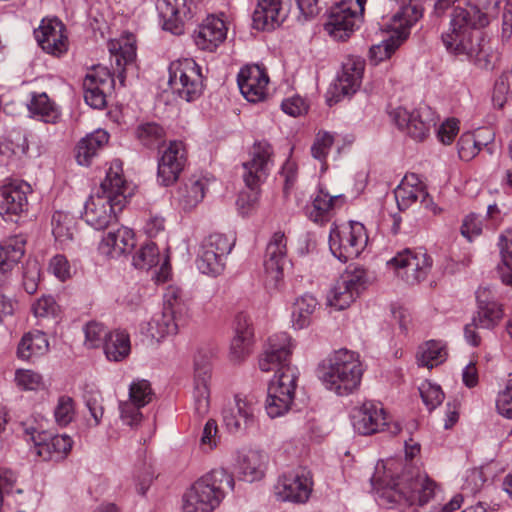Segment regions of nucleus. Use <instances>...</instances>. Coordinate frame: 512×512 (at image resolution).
I'll return each mask as SVG.
<instances>
[{
  "mask_svg": "<svg viewBox=\"0 0 512 512\" xmlns=\"http://www.w3.org/2000/svg\"><path fill=\"white\" fill-rule=\"evenodd\" d=\"M27 107L34 117L45 123L55 124L61 117L58 106L45 92L33 93Z\"/></svg>",
  "mask_w": 512,
  "mask_h": 512,
  "instance_id": "38",
  "label": "nucleus"
},
{
  "mask_svg": "<svg viewBox=\"0 0 512 512\" xmlns=\"http://www.w3.org/2000/svg\"><path fill=\"white\" fill-rule=\"evenodd\" d=\"M381 500L400 506H424L434 498L437 484L426 474L403 470L399 460L390 459L376 467L371 478Z\"/></svg>",
  "mask_w": 512,
  "mask_h": 512,
  "instance_id": "1",
  "label": "nucleus"
},
{
  "mask_svg": "<svg viewBox=\"0 0 512 512\" xmlns=\"http://www.w3.org/2000/svg\"><path fill=\"white\" fill-rule=\"evenodd\" d=\"M234 240L221 233L206 237L200 247L197 267L206 275H219L225 266V258L231 252Z\"/></svg>",
  "mask_w": 512,
  "mask_h": 512,
  "instance_id": "10",
  "label": "nucleus"
},
{
  "mask_svg": "<svg viewBox=\"0 0 512 512\" xmlns=\"http://www.w3.org/2000/svg\"><path fill=\"white\" fill-rule=\"evenodd\" d=\"M52 233L61 244H66L73 239L76 231V222L72 215L62 211H56L52 216Z\"/></svg>",
  "mask_w": 512,
  "mask_h": 512,
  "instance_id": "45",
  "label": "nucleus"
},
{
  "mask_svg": "<svg viewBox=\"0 0 512 512\" xmlns=\"http://www.w3.org/2000/svg\"><path fill=\"white\" fill-rule=\"evenodd\" d=\"M510 95L509 74L503 72L495 81L492 102L497 108H503Z\"/></svg>",
  "mask_w": 512,
  "mask_h": 512,
  "instance_id": "62",
  "label": "nucleus"
},
{
  "mask_svg": "<svg viewBox=\"0 0 512 512\" xmlns=\"http://www.w3.org/2000/svg\"><path fill=\"white\" fill-rule=\"evenodd\" d=\"M36 41L44 52L54 56L66 53L69 47L67 34H36Z\"/></svg>",
  "mask_w": 512,
  "mask_h": 512,
  "instance_id": "49",
  "label": "nucleus"
},
{
  "mask_svg": "<svg viewBox=\"0 0 512 512\" xmlns=\"http://www.w3.org/2000/svg\"><path fill=\"white\" fill-rule=\"evenodd\" d=\"M168 84L179 98L191 102L203 92L201 67L191 58L178 59L170 63Z\"/></svg>",
  "mask_w": 512,
  "mask_h": 512,
  "instance_id": "6",
  "label": "nucleus"
},
{
  "mask_svg": "<svg viewBox=\"0 0 512 512\" xmlns=\"http://www.w3.org/2000/svg\"><path fill=\"white\" fill-rule=\"evenodd\" d=\"M362 24V16L345 5L334 7L325 23L326 32H354Z\"/></svg>",
  "mask_w": 512,
  "mask_h": 512,
  "instance_id": "33",
  "label": "nucleus"
},
{
  "mask_svg": "<svg viewBox=\"0 0 512 512\" xmlns=\"http://www.w3.org/2000/svg\"><path fill=\"white\" fill-rule=\"evenodd\" d=\"M25 433L37 447V454L44 459L62 458L72 448V440L67 435L50 436L32 426L25 428Z\"/></svg>",
  "mask_w": 512,
  "mask_h": 512,
  "instance_id": "26",
  "label": "nucleus"
},
{
  "mask_svg": "<svg viewBox=\"0 0 512 512\" xmlns=\"http://www.w3.org/2000/svg\"><path fill=\"white\" fill-rule=\"evenodd\" d=\"M342 195L332 196L320 189L313 198L312 205L307 208L308 217L316 222L323 223L329 220L334 209L343 205Z\"/></svg>",
  "mask_w": 512,
  "mask_h": 512,
  "instance_id": "35",
  "label": "nucleus"
},
{
  "mask_svg": "<svg viewBox=\"0 0 512 512\" xmlns=\"http://www.w3.org/2000/svg\"><path fill=\"white\" fill-rule=\"evenodd\" d=\"M240 474L249 481L260 480L268 464V455L260 450H249L240 453L237 459Z\"/></svg>",
  "mask_w": 512,
  "mask_h": 512,
  "instance_id": "32",
  "label": "nucleus"
},
{
  "mask_svg": "<svg viewBox=\"0 0 512 512\" xmlns=\"http://www.w3.org/2000/svg\"><path fill=\"white\" fill-rule=\"evenodd\" d=\"M503 316V310L500 304L491 306H479L477 314L473 317L474 325L483 329H493Z\"/></svg>",
  "mask_w": 512,
  "mask_h": 512,
  "instance_id": "51",
  "label": "nucleus"
},
{
  "mask_svg": "<svg viewBox=\"0 0 512 512\" xmlns=\"http://www.w3.org/2000/svg\"><path fill=\"white\" fill-rule=\"evenodd\" d=\"M489 15L482 12L479 8L470 6V10L456 7L453 10L451 18V32H461V30H480L489 24Z\"/></svg>",
  "mask_w": 512,
  "mask_h": 512,
  "instance_id": "30",
  "label": "nucleus"
},
{
  "mask_svg": "<svg viewBox=\"0 0 512 512\" xmlns=\"http://www.w3.org/2000/svg\"><path fill=\"white\" fill-rule=\"evenodd\" d=\"M282 5L283 0H258L252 16L253 28L266 32L280 28L287 16Z\"/></svg>",
  "mask_w": 512,
  "mask_h": 512,
  "instance_id": "28",
  "label": "nucleus"
},
{
  "mask_svg": "<svg viewBox=\"0 0 512 512\" xmlns=\"http://www.w3.org/2000/svg\"><path fill=\"white\" fill-rule=\"evenodd\" d=\"M317 306L312 295H304L296 299L292 310V323L296 329H303L310 324L311 316Z\"/></svg>",
  "mask_w": 512,
  "mask_h": 512,
  "instance_id": "46",
  "label": "nucleus"
},
{
  "mask_svg": "<svg viewBox=\"0 0 512 512\" xmlns=\"http://www.w3.org/2000/svg\"><path fill=\"white\" fill-rule=\"evenodd\" d=\"M283 374L275 375L268 388L266 411L269 417L285 414L291 407L298 380L297 368H286Z\"/></svg>",
  "mask_w": 512,
  "mask_h": 512,
  "instance_id": "9",
  "label": "nucleus"
},
{
  "mask_svg": "<svg viewBox=\"0 0 512 512\" xmlns=\"http://www.w3.org/2000/svg\"><path fill=\"white\" fill-rule=\"evenodd\" d=\"M186 163V151L181 141H171L158 162V181L163 186L175 183Z\"/></svg>",
  "mask_w": 512,
  "mask_h": 512,
  "instance_id": "23",
  "label": "nucleus"
},
{
  "mask_svg": "<svg viewBox=\"0 0 512 512\" xmlns=\"http://www.w3.org/2000/svg\"><path fill=\"white\" fill-rule=\"evenodd\" d=\"M501 264L497 271L505 285L512 286V230H507L500 236Z\"/></svg>",
  "mask_w": 512,
  "mask_h": 512,
  "instance_id": "43",
  "label": "nucleus"
},
{
  "mask_svg": "<svg viewBox=\"0 0 512 512\" xmlns=\"http://www.w3.org/2000/svg\"><path fill=\"white\" fill-rule=\"evenodd\" d=\"M354 430L360 435H371L384 430L385 426L391 434L396 435L401 428L398 423L389 426L384 408L373 402H365L353 409L351 414Z\"/></svg>",
  "mask_w": 512,
  "mask_h": 512,
  "instance_id": "14",
  "label": "nucleus"
},
{
  "mask_svg": "<svg viewBox=\"0 0 512 512\" xmlns=\"http://www.w3.org/2000/svg\"><path fill=\"white\" fill-rule=\"evenodd\" d=\"M15 381L19 387L25 390H37L42 386L41 375L32 370H17L15 374Z\"/></svg>",
  "mask_w": 512,
  "mask_h": 512,
  "instance_id": "64",
  "label": "nucleus"
},
{
  "mask_svg": "<svg viewBox=\"0 0 512 512\" xmlns=\"http://www.w3.org/2000/svg\"><path fill=\"white\" fill-rule=\"evenodd\" d=\"M40 279V266L36 260H29L26 263L23 273V286L27 293L33 294L38 287Z\"/></svg>",
  "mask_w": 512,
  "mask_h": 512,
  "instance_id": "63",
  "label": "nucleus"
},
{
  "mask_svg": "<svg viewBox=\"0 0 512 512\" xmlns=\"http://www.w3.org/2000/svg\"><path fill=\"white\" fill-rule=\"evenodd\" d=\"M273 150L268 142L255 143L250 152V159L243 163V180L249 188L248 192L240 193L237 199L239 211L246 215L258 202L257 188L267 177L272 163Z\"/></svg>",
  "mask_w": 512,
  "mask_h": 512,
  "instance_id": "5",
  "label": "nucleus"
},
{
  "mask_svg": "<svg viewBox=\"0 0 512 512\" xmlns=\"http://www.w3.org/2000/svg\"><path fill=\"white\" fill-rule=\"evenodd\" d=\"M408 34H391L381 43L373 45L369 50L370 61L377 65L388 59L407 40Z\"/></svg>",
  "mask_w": 512,
  "mask_h": 512,
  "instance_id": "47",
  "label": "nucleus"
},
{
  "mask_svg": "<svg viewBox=\"0 0 512 512\" xmlns=\"http://www.w3.org/2000/svg\"><path fill=\"white\" fill-rule=\"evenodd\" d=\"M49 349V342L46 335L41 331L26 333L17 349L19 358L30 360L33 357L44 355Z\"/></svg>",
  "mask_w": 512,
  "mask_h": 512,
  "instance_id": "41",
  "label": "nucleus"
},
{
  "mask_svg": "<svg viewBox=\"0 0 512 512\" xmlns=\"http://www.w3.org/2000/svg\"><path fill=\"white\" fill-rule=\"evenodd\" d=\"M109 136L103 130H97L82 138L76 146V160L82 166H89L92 159L108 143Z\"/></svg>",
  "mask_w": 512,
  "mask_h": 512,
  "instance_id": "37",
  "label": "nucleus"
},
{
  "mask_svg": "<svg viewBox=\"0 0 512 512\" xmlns=\"http://www.w3.org/2000/svg\"><path fill=\"white\" fill-rule=\"evenodd\" d=\"M208 186V179L203 176L191 177L177 190L178 205L184 211L195 208L204 198Z\"/></svg>",
  "mask_w": 512,
  "mask_h": 512,
  "instance_id": "31",
  "label": "nucleus"
},
{
  "mask_svg": "<svg viewBox=\"0 0 512 512\" xmlns=\"http://www.w3.org/2000/svg\"><path fill=\"white\" fill-rule=\"evenodd\" d=\"M234 477L223 468H216L196 480L183 495V512H213L234 490Z\"/></svg>",
  "mask_w": 512,
  "mask_h": 512,
  "instance_id": "3",
  "label": "nucleus"
},
{
  "mask_svg": "<svg viewBox=\"0 0 512 512\" xmlns=\"http://www.w3.org/2000/svg\"><path fill=\"white\" fill-rule=\"evenodd\" d=\"M447 352L441 342L430 340L421 345L417 352L418 364L429 369L445 361Z\"/></svg>",
  "mask_w": 512,
  "mask_h": 512,
  "instance_id": "44",
  "label": "nucleus"
},
{
  "mask_svg": "<svg viewBox=\"0 0 512 512\" xmlns=\"http://www.w3.org/2000/svg\"><path fill=\"white\" fill-rule=\"evenodd\" d=\"M364 276L365 273L361 269L346 270L341 274L327 295L328 305L337 310L349 307L359 295Z\"/></svg>",
  "mask_w": 512,
  "mask_h": 512,
  "instance_id": "18",
  "label": "nucleus"
},
{
  "mask_svg": "<svg viewBox=\"0 0 512 512\" xmlns=\"http://www.w3.org/2000/svg\"><path fill=\"white\" fill-rule=\"evenodd\" d=\"M200 28V32H229L231 29H235L233 23L225 13L207 15V17L202 20Z\"/></svg>",
  "mask_w": 512,
  "mask_h": 512,
  "instance_id": "58",
  "label": "nucleus"
},
{
  "mask_svg": "<svg viewBox=\"0 0 512 512\" xmlns=\"http://www.w3.org/2000/svg\"><path fill=\"white\" fill-rule=\"evenodd\" d=\"M446 49L455 54L474 55L482 51V34H441Z\"/></svg>",
  "mask_w": 512,
  "mask_h": 512,
  "instance_id": "34",
  "label": "nucleus"
},
{
  "mask_svg": "<svg viewBox=\"0 0 512 512\" xmlns=\"http://www.w3.org/2000/svg\"><path fill=\"white\" fill-rule=\"evenodd\" d=\"M394 195L400 210H406L418 200H420L421 204L426 208H428L432 202L425 185L418 175L414 173L404 176L400 184L395 188Z\"/></svg>",
  "mask_w": 512,
  "mask_h": 512,
  "instance_id": "27",
  "label": "nucleus"
},
{
  "mask_svg": "<svg viewBox=\"0 0 512 512\" xmlns=\"http://www.w3.org/2000/svg\"><path fill=\"white\" fill-rule=\"evenodd\" d=\"M400 6V11L391 18L390 24L382 32H405L411 29L422 17V10L411 5V0H388Z\"/></svg>",
  "mask_w": 512,
  "mask_h": 512,
  "instance_id": "36",
  "label": "nucleus"
},
{
  "mask_svg": "<svg viewBox=\"0 0 512 512\" xmlns=\"http://www.w3.org/2000/svg\"><path fill=\"white\" fill-rule=\"evenodd\" d=\"M153 392L150 383L147 380L140 379L133 381L129 387L128 400L146 406L152 400Z\"/></svg>",
  "mask_w": 512,
  "mask_h": 512,
  "instance_id": "57",
  "label": "nucleus"
},
{
  "mask_svg": "<svg viewBox=\"0 0 512 512\" xmlns=\"http://www.w3.org/2000/svg\"><path fill=\"white\" fill-rule=\"evenodd\" d=\"M254 339L233 336L230 344V358L234 362L244 360L252 352Z\"/></svg>",
  "mask_w": 512,
  "mask_h": 512,
  "instance_id": "61",
  "label": "nucleus"
},
{
  "mask_svg": "<svg viewBox=\"0 0 512 512\" xmlns=\"http://www.w3.org/2000/svg\"><path fill=\"white\" fill-rule=\"evenodd\" d=\"M365 62L361 58L350 57L342 65L341 73L335 80L329 101L339 102L344 97L355 94L361 86Z\"/></svg>",
  "mask_w": 512,
  "mask_h": 512,
  "instance_id": "20",
  "label": "nucleus"
},
{
  "mask_svg": "<svg viewBox=\"0 0 512 512\" xmlns=\"http://www.w3.org/2000/svg\"><path fill=\"white\" fill-rule=\"evenodd\" d=\"M128 186L123 178L122 164L112 162L97 192L85 203L83 217L87 224L97 230L107 228L116 221L117 214L124 208L130 196Z\"/></svg>",
  "mask_w": 512,
  "mask_h": 512,
  "instance_id": "2",
  "label": "nucleus"
},
{
  "mask_svg": "<svg viewBox=\"0 0 512 512\" xmlns=\"http://www.w3.org/2000/svg\"><path fill=\"white\" fill-rule=\"evenodd\" d=\"M368 242L365 227L355 221L335 226L329 235L332 254L342 262L357 258Z\"/></svg>",
  "mask_w": 512,
  "mask_h": 512,
  "instance_id": "7",
  "label": "nucleus"
},
{
  "mask_svg": "<svg viewBox=\"0 0 512 512\" xmlns=\"http://www.w3.org/2000/svg\"><path fill=\"white\" fill-rule=\"evenodd\" d=\"M219 442L220 434L217 422L214 419H209L201 432L199 440L200 449L205 453L211 452L218 446Z\"/></svg>",
  "mask_w": 512,
  "mask_h": 512,
  "instance_id": "55",
  "label": "nucleus"
},
{
  "mask_svg": "<svg viewBox=\"0 0 512 512\" xmlns=\"http://www.w3.org/2000/svg\"><path fill=\"white\" fill-rule=\"evenodd\" d=\"M25 240L14 236L0 245V272L7 273L21 260L25 253Z\"/></svg>",
  "mask_w": 512,
  "mask_h": 512,
  "instance_id": "40",
  "label": "nucleus"
},
{
  "mask_svg": "<svg viewBox=\"0 0 512 512\" xmlns=\"http://www.w3.org/2000/svg\"><path fill=\"white\" fill-rule=\"evenodd\" d=\"M143 407L144 406H140L139 404L132 402L130 400L120 402V418L123 421V423L130 427L138 426L143 418V415L141 413V409Z\"/></svg>",
  "mask_w": 512,
  "mask_h": 512,
  "instance_id": "59",
  "label": "nucleus"
},
{
  "mask_svg": "<svg viewBox=\"0 0 512 512\" xmlns=\"http://www.w3.org/2000/svg\"><path fill=\"white\" fill-rule=\"evenodd\" d=\"M135 246V235L132 229L120 227L109 232L99 243V252L109 258H117L129 253Z\"/></svg>",
  "mask_w": 512,
  "mask_h": 512,
  "instance_id": "29",
  "label": "nucleus"
},
{
  "mask_svg": "<svg viewBox=\"0 0 512 512\" xmlns=\"http://www.w3.org/2000/svg\"><path fill=\"white\" fill-rule=\"evenodd\" d=\"M16 484V475L10 470L0 471V493L3 495V500L13 499L19 505L24 504L23 490L19 487L14 489Z\"/></svg>",
  "mask_w": 512,
  "mask_h": 512,
  "instance_id": "52",
  "label": "nucleus"
},
{
  "mask_svg": "<svg viewBox=\"0 0 512 512\" xmlns=\"http://www.w3.org/2000/svg\"><path fill=\"white\" fill-rule=\"evenodd\" d=\"M388 265L407 284L415 285L427 278L432 268V259L421 249L406 248L389 260Z\"/></svg>",
  "mask_w": 512,
  "mask_h": 512,
  "instance_id": "8",
  "label": "nucleus"
},
{
  "mask_svg": "<svg viewBox=\"0 0 512 512\" xmlns=\"http://www.w3.org/2000/svg\"><path fill=\"white\" fill-rule=\"evenodd\" d=\"M83 399L94 420V425H99L104 415L103 397L100 390L94 384H86L83 390Z\"/></svg>",
  "mask_w": 512,
  "mask_h": 512,
  "instance_id": "48",
  "label": "nucleus"
},
{
  "mask_svg": "<svg viewBox=\"0 0 512 512\" xmlns=\"http://www.w3.org/2000/svg\"><path fill=\"white\" fill-rule=\"evenodd\" d=\"M237 82L242 95L252 103L263 101L267 95L269 77L259 65H247L238 73Z\"/></svg>",
  "mask_w": 512,
  "mask_h": 512,
  "instance_id": "25",
  "label": "nucleus"
},
{
  "mask_svg": "<svg viewBox=\"0 0 512 512\" xmlns=\"http://www.w3.org/2000/svg\"><path fill=\"white\" fill-rule=\"evenodd\" d=\"M84 334V345L89 349H93L103 346L109 331L103 324L96 321H90L84 327Z\"/></svg>",
  "mask_w": 512,
  "mask_h": 512,
  "instance_id": "54",
  "label": "nucleus"
},
{
  "mask_svg": "<svg viewBox=\"0 0 512 512\" xmlns=\"http://www.w3.org/2000/svg\"><path fill=\"white\" fill-rule=\"evenodd\" d=\"M114 80L110 71L101 65L93 67L83 80L85 102L95 109L106 106V93L113 86Z\"/></svg>",
  "mask_w": 512,
  "mask_h": 512,
  "instance_id": "22",
  "label": "nucleus"
},
{
  "mask_svg": "<svg viewBox=\"0 0 512 512\" xmlns=\"http://www.w3.org/2000/svg\"><path fill=\"white\" fill-rule=\"evenodd\" d=\"M186 315V305L176 296L169 298L164 303L162 312L156 314L149 323L152 338L160 340L176 334L179 326L184 324Z\"/></svg>",
  "mask_w": 512,
  "mask_h": 512,
  "instance_id": "16",
  "label": "nucleus"
},
{
  "mask_svg": "<svg viewBox=\"0 0 512 512\" xmlns=\"http://www.w3.org/2000/svg\"><path fill=\"white\" fill-rule=\"evenodd\" d=\"M211 362L207 354L198 353L194 360L193 411L198 418L208 414L210 408L209 381Z\"/></svg>",
  "mask_w": 512,
  "mask_h": 512,
  "instance_id": "19",
  "label": "nucleus"
},
{
  "mask_svg": "<svg viewBox=\"0 0 512 512\" xmlns=\"http://www.w3.org/2000/svg\"><path fill=\"white\" fill-rule=\"evenodd\" d=\"M31 186L24 181H13L0 187V218L6 222H15L27 210V196Z\"/></svg>",
  "mask_w": 512,
  "mask_h": 512,
  "instance_id": "17",
  "label": "nucleus"
},
{
  "mask_svg": "<svg viewBox=\"0 0 512 512\" xmlns=\"http://www.w3.org/2000/svg\"><path fill=\"white\" fill-rule=\"evenodd\" d=\"M319 379L326 389L345 396L358 389L363 367L359 354L348 349L335 351L318 370Z\"/></svg>",
  "mask_w": 512,
  "mask_h": 512,
  "instance_id": "4",
  "label": "nucleus"
},
{
  "mask_svg": "<svg viewBox=\"0 0 512 512\" xmlns=\"http://www.w3.org/2000/svg\"><path fill=\"white\" fill-rule=\"evenodd\" d=\"M312 476L305 468H298L279 477L275 495L282 501L305 503L312 492Z\"/></svg>",
  "mask_w": 512,
  "mask_h": 512,
  "instance_id": "15",
  "label": "nucleus"
},
{
  "mask_svg": "<svg viewBox=\"0 0 512 512\" xmlns=\"http://www.w3.org/2000/svg\"><path fill=\"white\" fill-rule=\"evenodd\" d=\"M287 253V238L283 232H275L266 247L264 260V285L275 291L283 280V266Z\"/></svg>",
  "mask_w": 512,
  "mask_h": 512,
  "instance_id": "13",
  "label": "nucleus"
},
{
  "mask_svg": "<svg viewBox=\"0 0 512 512\" xmlns=\"http://www.w3.org/2000/svg\"><path fill=\"white\" fill-rule=\"evenodd\" d=\"M102 347L109 361H123L131 351L129 335L121 330L109 332Z\"/></svg>",
  "mask_w": 512,
  "mask_h": 512,
  "instance_id": "39",
  "label": "nucleus"
},
{
  "mask_svg": "<svg viewBox=\"0 0 512 512\" xmlns=\"http://www.w3.org/2000/svg\"><path fill=\"white\" fill-rule=\"evenodd\" d=\"M191 0H158L156 8L159 23L165 32L185 29L192 17Z\"/></svg>",
  "mask_w": 512,
  "mask_h": 512,
  "instance_id": "24",
  "label": "nucleus"
},
{
  "mask_svg": "<svg viewBox=\"0 0 512 512\" xmlns=\"http://www.w3.org/2000/svg\"><path fill=\"white\" fill-rule=\"evenodd\" d=\"M108 50L117 56L118 65L121 64V60L124 65L132 63L136 58L135 34H120L119 38L108 42Z\"/></svg>",
  "mask_w": 512,
  "mask_h": 512,
  "instance_id": "42",
  "label": "nucleus"
},
{
  "mask_svg": "<svg viewBox=\"0 0 512 512\" xmlns=\"http://www.w3.org/2000/svg\"><path fill=\"white\" fill-rule=\"evenodd\" d=\"M420 396L429 411L434 410L444 400V393L439 385L425 381L419 387Z\"/></svg>",
  "mask_w": 512,
  "mask_h": 512,
  "instance_id": "56",
  "label": "nucleus"
},
{
  "mask_svg": "<svg viewBox=\"0 0 512 512\" xmlns=\"http://www.w3.org/2000/svg\"><path fill=\"white\" fill-rule=\"evenodd\" d=\"M160 253L155 243L148 242L133 256V265L138 269H150L159 263Z\"/></svg>",
  "mask_w": 512,
  "mask_h": 512,
  "instance_id": "53",
  "label": "nucleus"
},
{
  "mask_svg": "<svg viewBox=\"0 0 512 512\" xmlns=\"http://www.w3.org/2000/svg\"><path fill=\"white\" fill-rule=\"evenodd\" d=\"M257 401L252 396L236 395L234 404L223 411V422L231 433L244 431L254 425Z\"/></svg>",
  "mask_w": 512,
  "mask_h": 512,
  "instance_id": "21",
  "label": "nucleus"
},
{
  "mask_svg": "<svg viewBox=\"0 0 512 512\" xmlns=\"http://www.w3.org/2000/svg\"><path fill=\"white\" fill-rule=\"evenodd\" d=\"M136 134L139 141L148 148H158L165 139L164 129L153 122L139 125Z\"/></svg>",
  "mask_w": 512,
  "mask_h": 512,
  "instance_id": "50",
  "label": "nucleus"
},
{
  "mask_svg": "<svg viewBox=\"0 0 512 512\" xmlns=\"http://www.w3.org/2000/svg\"><path fill=\"white\" fill-rule=\"evenodd\" d=\"M294 343L286 332L275 333L268 338L264 352L259 357V368L263 372L276 371L275 375L283 374L286 368H296L290 364Z\"/></svg>",
  "mask_w": 512,
  "mask_h": 512,
  "instance_id": "12",
  "label": "nucleus"
},
{
  "mask_svg": "<svg viewBox=\"0 0 512 512\" xmlns=\"http://www.w3.org/2000/svg\"><path fill=\"white\" fill-rule=\"evenodd\" d=\"M390 115L399 130L417 141L424 140L436 124L434 111L426 105L412 111L398 107Z\"/></svg>",
  "mask_w": 512,
  "mask_h": 512,
  "instance_id": "11",
  "label": "nucleus"
},
{
  "mask_svg": "<svg viewBox=\"0 0 512 512\" xmlns=\"http://www.w3.org/2000/svg\"><path fill=\"white\" fill-rule=\"evenodd\" d=\"M55 420L60 426L68 425L74 418V401L69 396H61L54 410Z\"/></svg>",
  "mask_w": 512,
  "mask_h": 512,
  "instance_id": "60",
  "label": "nucleus"
}]
</instances>
